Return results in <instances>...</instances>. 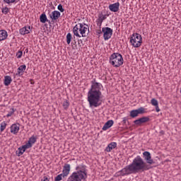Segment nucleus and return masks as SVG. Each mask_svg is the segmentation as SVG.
Segmentation results:
<instances>
[{
  "instance_id": "nucleus-1",
  "label": "nucleus",
  "mask_w": 181,
  "mask_h": 181,
  "mask_svg": "<svg viewBox=\"0 0 181 181\" xmlns=\"http://www.w3.org/2000/svg\"><path fill=\"white\" fill-rule=\"evenodd\" d=\"M150 169H152L151 165H148L141 156H137L133 159L132 163L117 172L115 176V177L129 176V175L146 172V170H149Z\"/></svg>"
},
{
  "instance_id": "nucleus-2",
  "label": "nucleus",
  "mask_w": 181,
  "mask_h": 181,
  "mask_svg": "<svg viewBox=\"0 0 181 181\" xmlns=\"http://www.w3.org/2000/svg\"><path fill=\"white\" fill-rule=\"evenodd\" d=\"M90 88L88 91L87 101L90 108H97L103 104V86L101 83L97 82L95 78L90 81Z\"/></svg>"
},
{
  "instance_id": "nucleus-3",
  "label": "nucleus",
  "mask_w": 181,
  "mask_h": 181,
  "mask_svg": "<svg viewBox=\"0 0 181 181\" xmlns=\"http://www.w3.org/2000/svg\"><path fill=\"white\" fill-rule=\"evenodd\" d=\"M75 172L72 173L67 181H86L87 180V167L84 165H77Z\"/></svg>"
},
{
  "instance_id": "nucleus-4",
  "label": "nucleus",
  "mask_w": 181,
  "mask_h": 181,
  "mask_svg": "<svg viewBox=\"0 0 181 181\" xmlns=\"http://www.w3.org/2000/svg\"><path fill=\"white\" fill-rule=\"evenodd\" d=\"M73 33L76 37H86L88 35V25L86 23H78L74 27Z\"/></svg>"
},
{
  "instance_id": "nucleus-5",
  "label": "nucleus",
  "mask_w": 181,
  "mask_h": 181,
  "mask_svg": "<svg viewBox=\"0 0 181 181\" xmlns=\"http://www.w3.org/2000/svg\"><path fill=\"white\" fill-rule=\"evenodd\" d=\"M110 63L113 67H119L124 64V58L119 53H113L110 57Z\"/></svg>"
},
{
  "instance_id": "nucleus-6",
  "label": "nucleus",
  "mask_w": 181,
  "mask_h": 181,
  "mask_svg": "<svg viewBox=\"0 0 181 181\" xmlns=\"http://www.w3.org/2000/svg\"><path fill=\"white\" fill-rule=\"evenodd\" d=\"M130 43L133 47H140L142 45V36L136 33H133L130 37Z\"/></svg>"
},
{
  "instance_id": "nucleus-7",
  "label": "nucleus",
  "mask_w": 181,
  "mask_h": 181,
  "mask_svg": "<svg viewBox=\"0 0 181 181\" xmlns=\"http://www.w3.org/2000/svg\"><path fill=\"white\" fill-rule=\"evenodd\" d=\"M102 33H103L104 40H108L112 36V29L110 27H104L102 28Z\"/></svg>"
},
{
  "instance_id": "nucleus-8",
  "label": "nucleus",
  "mask_w": 181,
  "mask_h": 181,
  "mask_svg": "<svg viewBox=\"0 0 181 181\" xmlns=\"http://www.w3.org/2000/svg\"><path fill=\"white\" fill-rule=\"evenodd\" d=\"M143 158L144 160H146V163L149 165V166L155 163V161L152 159V156H151V153L149 151H144L143 153Z\"/></svg>"
},
{
  "instance_id": "nucleus-9",
  "label": "nucleus",
  "mask_w": 181,
  "mask_h": 181,
  "mask_svg": "<svg viewBox=\"0 0 181 181\" xmlns=\"http://www.w3.org/2000/svg\"><path fill=\"white\" fill-rule=\"evenodd\" d=\"M139 114H145V108L140 107L137 110H134L130 112V117L132 118H135L136 117H138Z\"/></svg>"
},
{
  "instance_id": "nucleus-10",
  "label": "nucleus",
  "mask_w": 181,
  "mask_h": 181,
  "mask_svg": "<svg viewBox=\"0 0 181 181\" xmlns=\"http://www.w3.org/2000/svg\"><path fill=\"white\" fill-rule=\"evenodd\" d=\"M71 169V166L70 164L65 163L63 167L62 170V174L64 175V177H67L69 175H70V170Z\"/></svg>"
},
{
  "instance_id": "nucleus-11",
  "label": "nucleus",
  "mask_w": 181,
  "mask_h": 181,
  "mask_svg": "<svg viewBox=\"0 0 181 181\" xmlns=\"http://www.w3.org/2000/svg\"><path fill=\"white\" fill-rule=\"evenodd\" d=\"M109 9L111 12H118L119 11V2L109 5Z\"/></svg>"
},
{
  "instance_id": "nucleus-12",
  "label": "nucleus",
  "mask_w": 181,
  "mask_h": 181,
  "mask_svg": "<svg viewBox=\"0 0 181 181\" xmlns=\"http://www.w3.org/2000/svg\"><path fill=\"white\" fill-rule=\"evenodd\" d=\"M10 132L11 134H13V135H16L18 132H19V129H21V127L19 126V124H13L10 127Z\"/></svg>"
},
{
  "instance_id": "nucleus-13",
  "label": "nucleus",
  "mask_w": 181,
  "mask_h": 181,
  "mask_svg": "<svg viewBox=\"0 0 181 181\" xmlns=\"http://www.w3.org/2000/svg\"><path fill=\"white\" fill-rule=\"evenodd\" d=\"M36 136H32L29 138L28 141L25 144V145L28 146V148H32L34 144H36Z\"/></svg>"
},
{
  "instance_id": "nucleus-14",
  "label": "nucleus",
  "mask_w": 181,
  "mask_h": 181,
  "mask_svg": "<svg viewBox=\"0 0 181 181\" xmlns=\"http://www.w3.org/2000/svg\"><path fill=\"white\" fill-rule=\"evenodd\" d=\"M25 70H26V65L25 64L21 65L17 69V73L16 76H18V77L23 76V73H25Z\"/></svg>"
},
{
  "instance_id": "nucleus-15",
  "label": "nucleus",
  "mask_w": 181,
  "mask_h": 181,
  "mask_svg": "<svg viewBox=\"0 0 181 181\" xmlns=\"http://www.w3.org/2000/svg\"><path fill=\"white\" fill-rule=\"evenodd\" d=\"M60 15V11H54L49 14V18H51L52 21H57Z\"/></svg>"
},
{
  "instance_id": "nucleus-16",
  "label": "nucleus",
  "mask_w": 181,
  "mask_h": 181,
  "mask_svg": "<svg viewBox=\"0 0 181 181\" xmlns=\"http://www.w3.org/2000/svg\"><path fill=\"white\" fill-rule=\"evenodd\" d=\"M30 32H32V28L30 26H25L20 30V33L21 35H28V33H30Z\"/></svg>"
},
{
  "instance_id": "nucleus-17",
  "label": "nucleus",
  "mask_w": 181,
  "mask_h": 181,
  "mask_svg": "<svg viewBox=\"0 0 181 181\" xmlns=\"http://www.w3.org/2000/svg\"><path fill=\"white\" fill-rule=\"evenodd\" d=\"M149 121V117H144L134 121V124L136 125H141V124H144L145 122H148Z\"/></svg>"
},
{
  "instance_id": "nucleus-18",
  "label": "nucleus",
  "mask_w": 181,
  "mask_h": 181,
  "mask_svg": "<svg viewBox=\"0 0 181 181\" xmlns=\"http://www.w3.org/2000/svg\"><path fill=\"white\" fill-rule=\"evenodd\" d=\"M115 148H117V142H111L107 145L105 151L106 152H111L112 149H115Z\"/></svg>"
},
{
  "instance_id": "nucleus-19",
  "label": "nucleus",
  "mask_w": 181,
  "mask_h": 181,
  "mask_svg": "<svg viewBox=\"0 0 181 181\" xmlns=\"http://www.w3.org/2000/svg\"><path fill=\"white\" fill-rule=\"evenodd\" d=\"M114 125V121L113 120H108L103 127L102 129L103 131H107V129L112 127V126Z\"/></svg>"
},
{
  "instance_id": "nucleus-20",
  "label": "nucleus",
  "mask_w": 181,
  "mask_h": 181,
  "mask_svg": "<svg viewBox=\"0 0 181 181\" xmlns=\"http://www.w3.org/2000/svg\"><path fill=\"white\" fill-rule=\"evenodd\" d=\"M8 37V32L5 30H0V42L3 40H6Z\"/></svg>"
},
{
  "instance_id": "nucleus-21",
  "label": "nucleus",
  "mask_w": 181,
  "mask_h": 181,
  "mask_svg": "<svg viewBox=\"0 0 181 181\" xmlns=\"http://www.w3.org/2000/svg\"><path fill=\"white\" fill-rule=\"evenodd\" d=\"M26 149H29L28 148V146H26V144L19 147L18 148V156H21V155H23V153H25V151H26Z\"/></svg>"
},
{
  "instance_id": "nucleus-22",
  "label": "nucleus",
  "mask_w": 181,
  "mask_h": 181,
  "mask_svg": "<svg viewBox=\"0 0 181 181\" xmlns=\"http://www.w3.org/2000/svg\"><path fill=\"white\" fill-rule=\"evenodd\" d=\"M12 83V78L9 76H6L4 77V86H9Z\"/></svg>"
},
{
  "instance_id": "nucleus-23",
  "label": "nucleus",
  "mask_w": 181,
  "mask_h": 181,
  "mask_svg": "<svg viewBox=\"0 0 181 181\" xmlns=\"http://www.w3.org/2000/svg\"><path fill=\"white\" fill-rule=\"evenodd\" d=\"M40 20L41 23H46L47 22V16H46V14L42 13L40 16Z\"/></svg>"
},
{
  "instance_id": "nucleus-24",
  "label": "nucleus",
  "mask_w": 181,
  "mask_h": 181,
  "mask_svg": "<svg viewBox=\"0 0 181 181\" xmlns=\"http://www.w3.org/2000/svg\"><path fill=\"white\" fill-rule=\"evenodd\" d=\"M71 39H72L71 33H69L66 35V43H67V45H70V43L71 42Z\"/></svg>"
},
{
  "instance_id": "nucleus-25",
  "label": "nucleus",
  "mask_w": 181,
  "mask_h": 181,
  "mask_svg": "<svg viewBox=\"0 0 181 181\" xmlns=\"http://www.w3.org/2000/svg\"><path fill=\"white\" fill-rule=\"evenodd\" d=\"M6 122H2L1 123V126H0L1 132H4V131H5V129H6Z\"/></svg>"
},
{
  "instance_id": "nucleus-26",
  "label": "nucleus",
  "mask_w": 181,
  "mask_h": 181,
  "mask_svg": "<svg viewBox=\"0 0 181 181\" xmlns=\"http://www.w3.org/2000/svg\"><path fill=\"white\" fill-rule=\"evenodd\" d=\"M3 2H4V4H7L8 5H11V4H16L18 0H3Z\"/></svg>"
},
{
  "instance_id": "nucleus-27",
  "label": "nucleus",
  "mask_w": 181,
  "mask_h": 181,
  "mask_svg": "<svg viewBox=\"0 0 181 181\" xmlns=\"http://www.w3.org/2000/svg\"><path fill=\"white\" fill-rule=\"evenodd\" d=\"M63 177H64V175L61 173L59 175H58L55 178H54V181H61L63 180Z\"/></svg>"
},
{
  "instance_id": "nucleus-28",
  "label": "nucleus",
  "mask_w": 181,
  "mask_h": 181,
  "mask_svg": "<svg viewBox=\"0 0 181 181\" xmlns=\"http://www.w3.org/2000/svg\"><path fill=\"white\" fill-rule=\"evenodd\" d=\"M105 19H107V16L103 14H100L98 18V20L100 21L101 22H104Z\"/></svg>"
},
{
  "instance_id": "nucleus-29",
  "label": "nucleus",
  "mask_w": 181,
  "mask_h": 181,
  "mask_svg": "<svg viewBox=\"0 0 181 181\" xmlns=\"http://www.w3.org/2000/svg\"><path fill=\"white\" fill-rule=\"evenodd\" d=\"M1 12L2 13H4V15H8V13H9V8L8 7H4L1 9Z\"/></svg>"
},
{
  "instance_id": "nucleus-30",
  "label": "nucleus",
  "mask_w": 181,
  "mask_h": 181,
  "mask_svg": "<svg viewBox=\"0 0 181 181\" xmlns=\"http://www.w3.org/2000/svg\"><path fill=\"white\" fill-rule=\"evenodd\" d=\"M151 105H153L154 107H156V106L159 105V103H158V101L155 98L151 99Z\"/></svg>"
},
{
  "instance_id": "nucleus-31",
  "label": "nucleus",
  "mask_w": 181,
  "mask_h": 181,
  "mask_svg": "<svg viewBox=\"0 0 181 181\" xmlns=\"http://www.w3.org/2000/svg\"><path fill=\"white\" fill-rule=\"evenodd\" d=\"M69 106H70V103H69V101L66 100L63 103V107L64 110H67V108H69Z\"/></svg>"
},
{
  "instance_id": "nucleus-32",
  "label": "nucleus",
  "mask_w": 181,
  "mask_h": 181,
  "mask_svg": "<svg viewBox=\"0 0 181 181\" xmlns=\"http://www.w3.org/2000/svg\"><path fill=\"white\" fill-rule=\"evenodd\" d=\"M23 54V52L22 51H18L16 53V57L17 59H21Z\"/></svg>"
},
{
  "instance_id": "nucleus-33",
  "label": "nucleus",
  "mask_w": 181,
  "mask_h": 181,
  "mask_svg": "<svg viewBox=\"0 0 181 181\" xmlns=\"http://www.w3.org/2000/svg\"><path fill=\"white\" fill-rule=\"evenodd\" d=\"M14 113H15V109L12 108V109H11V111L9 112L7 114L6 117H7L8 118V117H12V115H13Z\"/></svg>"
},
{
  "instance_id": "nucleus-34",
  "label": "nucleus",
  "mask_w": 181,
  "mask_h": 181,
  "mask_svg": "<svg viewBox=\"0 0 181 181\" xmlns=\"http://www.w3.org/2000/svg\"><path fill=\"white\" fill-rule=\"evenodd\" d=\"M96 25H97V26H98L100 28V29H101V26L103 25V21L97 19L96 20Z\"/></svg>"
},
{
  "instance_id": "nucleus-35",
  "label": "nucleus",
  "mask_w": 181,
  "mask_h": 181,
  "mask_svg": "<svg viewBox=\"0 0 181 181\" xmlns=\"http://www.w3.org/2000/svg\"><path fill=\"white\" fill-rule=\"evenodd\" d=\"M57 9L61 12H64V8H63V6L62 4L58 5Z\"/></svg>"
},
{
  "instance_id": "nucleus-36",
  "label": "nucleus",
  "mask_w": 181,
  "mask_h": 181,
  "mask_svg": "<svg viewBox=\"0 0 181 181\" xmlns=\"http://www.w3.org/2000/svg\"><path fill=\"white\" fill-rule=\"evenodd\" d=\"M78 46H83V40H78Z\"/></svg>"
},
{
  "instance_id": "nucleus-37",
  "label": "nucleus",
  "mask_w": 181,
  "mask_h": 181,
  "mask_svg": "<svg viewBox=\"0 0 181 181\" xmlns=\"http://www.w3.org/2000/svg\"><path fill=\"white\" fill-rule=\"evenodd\" d=\"M41 181H49V178L46 176H44L41 180Z\"/></svg>"
},
{
  "instance_id": "nucleus-38",
  "label": "nucleus",
  "mask_w": 181,
  "mask_h": 181,
  "mask_svg": "<svg viewBox=\"0 0 181 181\" xmlns=\"http://www.w3.org/2000/svg\"><path fill=\"white\" fill-rule=\"evenodd\" d=\"M156 112H159V111H160V109H159V105L156 106Z\"/></svg>"
},
{
  "instance_id": "nucleus-39",
  "label": "nucleus",
  "mask_w": 181,
  "mask_h": 181,
  "mask_svg": "<svg viewBox=\"0 0 181 181\" xmlns=\"http://www.w3.org/2000/svg\"><path fill=\"white\" fill-rule=\"evenodd\" d=\"M127 117H124L122 120L123 124H127Z\"/></svg>"
},
{
  "instance_id": "nucleus-40",
  "label": "nucleus",
  "mask_w": 181,
  "mask_h": 181,
  "mask_svg": "<svg viewBox=\"0 0 181 181\" xmlns=\"http://www.w3.org/2000/svg\"><path fill=\"white\" fill-rule=\"evenodd\" d=\"M98 33H99V34H100V33H103V32L100 31Z\"/></svg>"
}]
</instances>
